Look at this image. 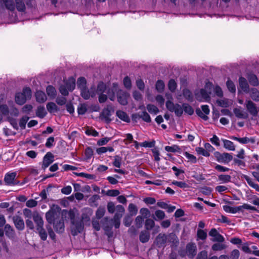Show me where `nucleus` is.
I'll list each match as a JSON object with an SVG mask.
<instances>
[{
  "mask_svg": "<svg viewBox=\"0 0 259 259\" xmlns=\"http://www.w3.org/2000/svg\"><path fill=\"white\" fill-rule=\"evenodd\" d=\"M243 209L251 210L257 212L258 211L257 209L255 206H251L246 203H244L242 205L236 207H232L229 205L223 206V209L224 211H225L226 212L231 213H236L239 211H242Z\"/></svg>",
  "mask_w": 259,
  "mask_h": 259,
  "instance_id": "nucleus-1",
  "label": "nucleus"
},
{
  "mask_svg": "<svg viewBox=\"0 0 259 259\" xmlns=\"http://www.w3.org/2000/svg\"><path fill=\"white\" fill-rule=\"evenodd\" d=\"M31 91L29 87L23 89L22 92L18 93L15 96V101L19 105L24 104L27 100L31 98Z\"/></svg>",
  "mask_w": 259,
  "mask_h": 259,
  "instance_id": "nucleus-2",
  "label": "nucleus"
},
{
  "mask_svg": "<svg viewBox=\"0 0 259 259\" xmlns=\"http://www.w3.org/2000/svg\"><path fill=\"white\" fill-rule=\"evenodd\" d=\"M71 233L73 236H76L83 231L84 224L81 220H75L73 216L71 217Z\"/></svg>",
  "mask_w": 259,
  "mask_h": 259,
  "instance_id": "nucleus-3",
  "label": "nucleus"
},
{
  "mask_svg": "<svg viewBox=\"0 0 259 259\" xmlns=\"http://www.w3.org/2000/svg\"><path fill=\"white\" fill-rule=\"evenodd\" d=\"M166 107L170 112H175V115L178 117H181L183 113L182 105L179 104H174L172 101L168 100L166 102Z\"/></svg>",
  "mask_w": 259,
  "mask_h": 259,
  "instance_id": "nucleus-4",
  "label": "nucleus"
},
{
  "mask_svg": "<svg viewBox=\"0 0 259 259\" xmlns=\"http://www.w3.org/2000/svg\"><path fill=\"white\" fill-rule=\"evenodd\" d=\"M114 111V109L112 104L107 105L106 107L104 108L100 114V118L105 121L106 123H109L111 121L110 118L112 113Z\"/></svg>",
  "mask_w": 259,
  "mask_h": 259,
  "instance_id": "nucleus-5",
  "label": "nucleus"
},
{
  "mask_svg": "<svg viewBox=\"0 0 259 259\" xmlns=\"http://www.w3.org/2000/svg\"><path fill=\"white\" fill-rule=\"evenodd\" d=\"M17 172H7L4 177V182L7 186H15L19 185L20 182L16 179Z\"/></svg>",
  "mask_w": 259,
  "mask_h": 259,
  "instance_id": "nucleus-6",
  "label": "nucleus"
},
{
  "mask_svg": "<svg viewBox=\"0 0 259 259\" xmlns=\"http://www.w3.org/2000/svg\"><path fill=\"white\" fill-rule=\"evenodd\" d=\"M217 160L220 163H227L233 159V156L228 153H221L218 151L214 153Z\"/></svg>",
  "mask_w": 259,
  "mask_h": 259,
  "instance_id": "nucleus-7",
  "label": "nucleus"
},
{
  "mask_svg": "<svg viewBox=\"0 0 259 259\" xmlns=\"http://www.w3.org/2000/svg\"><path fill=\"white\" fill-rule=\"evenodd\" d=\"M201 108L202 111L199 108H197L196 109V113L203 120H207L208 119L207 115L209 114L210 112L209 107L207 105H203L201 106Z\"/></svg>",
  "mask_w": 259,
  "mask_h": 259,
  "instance_id": "nucleus-8",
  "label": "nucleus"
},
{
  "mask_svg": "<svg viewBox=\"0 0 259 259\" xmlns=\"http://www.w3.org/2000/svg\"><path fill=\"white\" fill-rule=\"evenodd\" d=\"M54 160V156L50 152H48L43 158L41 168L46 169Z\"/></svg>",
  "mask_w": 259,
  "mask_h": 259,
  "instance_id": "nucleus-9",
  "label": "nucleus"
},
{
  "mask_svg": "<svg viewBox=\"0 0 259 259\" xmlns=\"http://www.w3.org/2000/svg\"><path fill=\"white\" fill-rule=\"evenodd\" d=\"M59 215L60 213L54 209H51L46 213V220L50 224L54 223Z\"/></svg>",
  "mask_w": 259,
  "mask_h": 259,
  "instance_id": "nucleus-10",
  "label": "nucleus"
},
{
  "mask_svg": "<svg viewBox=\"0 0 259 259\" xmlns=\"http://www.w3.org/2000/svg\"><path fill=\"white\" fill-rule=\"evenodd\" d=\"M166 235L165 234L160 233L156 237L155 243L158 248L164 247L166 245Z\"/></svg>",
  "mask_w": 259,
  "mask_h": 259,
  "instance_id": "nucleus-11",
  "label": "nucleus"
},
{
  "mask_svg": "<svg viewBox=\"0 0 259 259\" xmlns=\"http://www.w3.org/2000/svg\"><path fill=\"white\" fill-rule=\"evenodd\" d=\"M186 250L188 257L190 258H193L196 254V245L195 243H189L186 245Z\"/></svg>",
  "mask_w": 259,
  "mask_h": 259,
  "instance_id": "nucleus-12",
  "label": "nucleus"
},
{
  "mask_svg": "<svg viewBox=\"0 0 259 259\" xmlns=\"http://www.w3.org/2000/svg\"><path fill=\"white\" fill-rule=\"evenodd\" d=\"M118 102L122 105H126L127 104L128 94L122 90H118L117 92Z\"/></svg>",
  "mask_w": 259,
  "mask_h": 259,
  "instance_id": "nucleus-13",
  "label": "nucleus"
},
{
  "mask_svg": "<svg viewBox=\"0 0 259 259\" xmlns=\"http://www.w3.org/2000/svg\"><path fill=\"white\" fill-rule=\"evenodd\" d=\"M246 109L249 113L253 116H256L258 114V110L256 105L251 101L249 100L246 102Z\"/></svg>",
  "mask_w": 259,
  "mask_h": 259,
  "instance_id": "nucleus-14",
  "label": "nucleus"
},
{
  "mask_svg": "<svg viewBox=\"0 0 259 259\" xmlns=\"http://www.w3.org/2000/svg\"><path fill=\"white\" fill-rule=\"evenodd\" d=\"M230 139L237 141L242 144H245L249 143L254 144L255 143V139L254 137L248 138L245 137L243 138H238L235 136H232L230 137Z\"/></svg>",
  "mask_w": 259,
  "mask_h": 259,
  "instance_id": "nucleus-15",
  "label": "nucleus"
},
{
  "mask_svg": "<svg viewBox=\"0 0 259 259\" xmlns=\"http://www.w3.org/2000/svg\"><path fill=\"white\" fill-rule=\"evenodd\" d=\"M54 224V228L57 233H63L64 231V220L62 218L59 221H55Z\"/></svg>",
  "mask_w": 259,
  "mask_h": 259,
  "instance_id": "nucleus-16",
  "label": "nucleus"
},
{
  "mask_svg": "<svg viewBox=\"0 0 259 259\" xmlns=\"http://www.w3.org/2000/svg\"><path fill=\"white\" fill-rule=\"evenodd\" d=\"M241 178L245 180L250 187L254 188L256 191L259 192V185L255 183L251 178L245 175H242Z\"/></svg>",
  "mask_w": 259,
  "mask_h": 259,
  "instance_id": "nucleus-17",
  "label": "nucleus"
},
{
  "mask_svg": "<svg viewBox=\"0 0 259 259\" xmlns=\"http://www.w3.org/2000/svg\"><path fill=\"white\" fill-rule=\"evenodd\" d=\"M33 219L36 224V228L44 226V221L42 218L37 211L33 212Z\"/></svg>",
  "mask_w": 259,
  "mask_h": 259,
  "instance_id": "nucleus-18",
  "label": "nucleus"
},
{
  "mask_svg": "<svg viewBox=\"0 0 259 259\" xmlns=\"http://www.w3.org/2000/svg\"><path fill=\"white\" fill-rule=\"evenodd\" d=\"M35 98L36 101L40 103L45 102L47 99L46 94L41 91H37L36 92Z\"/></svg>",
  "mask_w": 259,
  "mask_h": 259,
  "instance_id": "nucleus-19",
  "label": "nucleus"
},
{
  "mask_svg": "<svg viewBox=\"0 0 259 259\" xmlns=\"http://www.w3.org/2000/svg\"><path fill=\"white\" fill-rule=\"evenodd\" d=\"M14 222L17 229L22 230L24 228V223L23 219L20 217L14 218Z\"/></svg>",
  "mask_w": 259,
  "mask_h": 259,
  "instance_id": "nucleus-20",
  "label": "nucleus"
},
{
  "mask_svg": "<svg viewBox=\"0 0 259 259\" xmlns=\"http://www.w3.org/2000/svg\"><path fill=\"white\" fill-rule=\"evenodd\" d=\"M0 1L8 10L11 11H14L15 10V5L13 0H0Z\"/></svg>",
  "mask_w": 259,
  "mask_h": 259,
  "instance_id": "nucleus-21",
  "label": "nucleus"
},
{
  "mask_svg": "<svg viewBox=\"0 0 259 259\" xmlns=\"http://www.w3.org/2000/svg\"><path fill=\"white\" fill-rule=\"evenodd\" d=\"M116 116L122 121L126 122H130V118L127 113L121 110H117L116 112Z\"/></svg>",
  "mask_w": 259,
  "mask_h": 259,
  "instance_id": "nucleus-22",
  "label": "nucleus"
},
{
  "mask_svg": "<svg viewBox=\"0 0 259 259\" xmlns=\"http://www.w3.org/2000/svg\"><path fill=\"white\" fill-rule=\"evenodd\" d=\"M239 83L240 87L244 92H247L248 91L249 85L245 78L243 77H240L239 78Z\"/></svg>",
  "mask_w": 259,
  "mask_h": 259,
  "instance_id": "nucleus-23",
  "label": "nucleus"
},
{
  "mask_svg": "<svg viewBox=\"0 0 259 259\" xmlns=\"http://www.w3.org/2000/svg\"><path fill=\"white\" fill-rule=\"evenodd\" d=\"M150 235L147 231H142L140 234L139 239L142 243L147 242L150 239Z\"/></svg>",
  "mask_w": 259,
  "mask_h": 259,
  "instance_id": "nucleus-24",
  "label": "nucleus"
},
{
  "mask_svg": "<svg viewBox=\"0 0 259 259\" xmlns=\"http://www.w3.org/2000/svg\"><path fill=\"white\" fill-rule=\"evenodd\" d=\"M247 78L250 84L253 86H257L259 83L258 80L254 74L250 73L248 75Z\"/></svg>",
  "mask_w": 259,
  "mask_h": 259,
  "instance_id": "nucleus-25",
  "label": "nucleus"
},
{
  "mask_svg": "<svg viewBox=\"0 0 259 259\" xmlns=\"http://www.w3.org/2000/svg\"><path fill=\"white\" fill-rule=\"evenodd\" d=\"M223 142L224 143V147L225 148L230 151H234L235 150V146L233 142H232V141L224 139L223 140Z\"/></svg>",
  "mask_w": 259,
  "mask_h": 259,
  "instance_id": "nucleus-26",
  "label": "nucleus"
},
{
  "mask_svg": "<svg viewBox=\"0 0 259 259\" xmlns=\"http://www.w3.org/2000/svg\"><path fill=\"white\" fill-rule=\"evenodd\" d=\"M47 112L44 106H39L36 111V115L37 117L43 118L47 115Z\"/></svg>",
  "mask_w": 259,
  "mask_h": 259,
  "instance_id": "nucleus-27",
  "label": "nucleus"
},
{
  "mask_svg": "<svg viewBox=\"0 0 259 259\" xmlns=\"http://www.w3.org/2000/svg\"><path fill=\"white\" fill-rule=\"evenodd\" d=\"M47 109L50 113L56 112L59 110L57 106L53 102H49L47 104Z\"/></svg>",
  "mask_w": 259,
  "mask_h": 259,
  "instance_id": "nucleus-28",
  "label": "nucleus"
},
{
  "mask_svg": "<svg viewBox=\"0 0 259 259\" xmlns=\"http://www.w3.org/2000/svg\"><path fill=\"white\" fill-rule=\"evenodd\" d=\"M183 112L189 115H192L194 113V109L191 105L188 103H183L182 104Z\"/></svg>",
  "mask_w": 259,
  "mask_h": 259,
  "instance_id": "nucleus-29",
  "label": "nucleus"
},
{
  "mask_svg": "<svg viewBox=\"0 0 259 259\" xmlns=\"http://www.w3.org/2000/svg\"><path fill=\"white\" fill-rule=\"evenodd\" d=\"M64 85L69 91H72L75 87V80L73 78H69L65 82Z\"/></svg>",
  "mask_w": 259,
  "mask_h": 259,
  "instance_id": "nucleus-30",
  "label": "nucleus"
},
{
  "mask_svg": "<svg viewBox=\"0 0 259 259\" xmlns=\"http://www.w3.org/2000/svg\"><path fill=\"white\" fill-rule=\"evenodd\" d=\"M15 7L19 12H24L25 10V5L23 0H15Z\"/></svg>",
  "mask_w": 259,
  "mask_h": 259,
  "instance_id": "nucleus-31",
  "label": "nucleus"
},
{
  "mask_svg": "<svg viewBox=\"0 0 259 259\" xmlns=\"http://www.w3.org/2000/svg\"><path fill=\"white\" fill-rule=\"evenodd\" d=\"M36 230L39 234V236L40 237L41 239L43 241L46 240L48 235L46 230L44 228V226L37 228H36Z\"/></svg>",
  "mask_w": 259,
  "mask_h": 259,
  "instance_id": "nucleus-32",
  "label": "nucleus"
},
{
  "mask_svg": "<svg viewBox=\"0 0 259 259\" xmlns=\"http://www.w3.org/2000/svg\"><path fill=\"white\" fill-rule=\"evenodd\" d=\"M250 97L255 101H259V91L255 88L251 89L250 90Z\"/></svg>",
  "mask_w": 259,
  "mask_h": 259,
  "instance_id": "nucleus-33",
  "label": "nucleus"
},
{
  "mask_svg": "<svg viewBox=\"0 0 259 259\" xmlns=\"http://www.w3.org/2000/svg\"><path fill=\"white\" fill-rule=\"evenodd\" d=\"M46 92L48 96L51 98H55L56 96V91L52 85H49L46 89Z\"/></svg>",
  "mask_w": 259,
  "mask_h": 259,
  "instance_id": "nucleus-34",
  "label": "nucleus"
},
{
  "mask_svg": "<svg viewBox=\"0 0 259 259\" xmlns=\"http://www.w3.org/2000/svg\"><path fill=\"white\" fill-rule=\"evenodd\" d=\"M166 241L172 244L178 243V239L177 236L174 233H170L166 235Z\"/></svg>",
  "mask_w": 259,
  "mask_h": 259,
  "instance_id": "nucleus-35",
  "label": "nucleus"
},
{
  "mask_svg": "<svg viewBox=\"0 0 259 259\" xmlns=\"http://www.w3.org/2000/svg\"><path fill=\"white\" fill-rule=\"evenodd\" d=\"M115 85V83H113V88L109 89L107 92L109 98L112 101L115 100V92L116 91Z\"/></svg>",
  "mask_w": 259,
  "mask_h": 259,
  "instance_id": "nucleus-36",
  "label": "nucleus"
},
{
  "mask_svg": "<svg viewBox=\"0 0 259 259\" xmlns=\"http://www.w3.org/2000/svg\"><path fill=\"white\" fill-rule=\"evenodd\" d=\"M231 177L229 175H220L218 176V180L222 183L231 182Z\"/></svg>",
  "mask_w": 259,
  "mask_h": 259,
  "instance_id": "nucleus-37",
  "label": "nucleus"
},
{
  "mask_svg": "<svg viewBox=\"0 0 259 259\" xmlns=\"http://www.w3.org/2000/svg\"><path fill=\"white\" fill-rule=\"evenodd\" d=\"M147 109L151 114H157L159 112L158 108L155 105L149 104L147 105Z\"/></svg>",
  "mask_w": 259,
  "mask_h": 259,
  "instance_id": "nucleus-38",
  "label": "nucleus"
},
{
  "mask_svg": "<svg viewBox=\"0 0 259 259\" xmlns=\"http://www.w3.org/2000/svg\"><path fill=\"white\" fill-rule=\"evenodd\" d=\"M87 80L83 77H79L77 81V85L80 90L86 88Z\"/></svg>",
  "mask_w": 259,
  "mask_h": 259,
  "instance_id": "nucleus-39",
  "label": "nucleus"
},
{
  "mask_svg": "<svg viewBox=\"0 0 259 259\" xmlns=\"http://www.w3.org/2000/svg\"><path fill=\"white\" fill-rule=\"evenodd\" d=\"M234 113L235 116L238 118L245 119L247 117V116L240 109L235 108L234 109Z\"/></svg>",
  "mask_w": 259,
  "mask_h": 259,
  "instance_id": "nucleus-40",
  "label": "nucleus"
},
{
  "mask_svg": "<svg viewBox=\"0 0 259 259\" xmlns=\"http://www.w3.org/2000/svg\"><path fill=\"white\" fill-rule=\"evenodd\" d=\"M106 90V85L104 82H100L97 86V94H102L104 93Z\"/></svg>",
  "mask_w": 259,
  "mask_h": 259,
  "instance_id": "nucleus-41",
  "label": "nucleus"
},
{
  "mask_svg": "<svg viewBox=\"0 0 259 259\" xmlns=\"http://www.w3.org/2000/svg\"><path fill=\"white\" fill-rule=\"evenodd\" d=\"M122 158L119 155H116L114 157L113 165L116 167L120 168L121 165Z\"/></svg>",
  "mask_w": 259,
  "mask_h": 259,
  "instance_id": "nucleus-42",
  "label": "nucleus"
},
{
  "mask_svg": "<svg viewBox=\"0 0 259 259\" xmlns=\"http://www.w3.org/2000/svg\"><path fill=\"white\" fill-rule=\"evenodd\" d=\"M128 210L130 213V216L135 215L138 212V208L136 205L130 203L128 205Z\"/></svg>",
  "mask_w": 259,
  "mask_h": 259,
  "instance_id": "nucleus-43",
  "label": "nucleus"
},
{
  "mask_svg": "<svg viewBox=\"0 0 259 259\" xmlns=\"http://www.w3.org/2000/svg\"><path fill=\"white\" fill-rule=\"evenodd\" d=\"M155 225L154 221L151 219H147L145 221V227L147 230H151Z\"/></svg>",
  "mask_w": 259,
  "mask_h": 259,
  "instance_id": "nucleus-44",
  "label": "nucleus"
},
{
  "mask_svg": "<svg viewBox=\"0 0 259 259\" xmlns=\"http://www.w3.org/2000/svg\"><path fill=\"white\" fill-rule=\"evenodd\" d=\"M80 94L81 97L85 100H88L91 97L89 89L87 88L80 90Z\"/></svg>",
  "mask_w": 259,
  "mask_h": 259,
  "instance_id": "nucleus-45",
  "label": "nucleus"
},
{
  "mask_svg": "<svg viewBox=\"0 0 259 259\" xmlns=\"http://www.w3.org/2000/svg\"><path fill=\"white\" fill-rule=\"evenodd\" d=\"M105 213V209L103 207H99L96 212V216L98 219L102 218Z\"/></svg>",
  "mask_w": 259,
  "mask_h": 259,
  "instance_id": "nucleus-46",
  "label": "nucleus"
},
{
  "mask_svg": "<svg viewBox=\"0 0 259 259\" xmlns=\"http://www.w3.org/2000/svg\"><path fill=\"white\" fill-rule=\"evenodd\" d=\"M184 97L189 101L193 99V95L191 91L188 89H185L183 92Z\"/></svg>",
  "mask_w": 259,
  "mask_h": 259,
  "instance_id": "nucleus-47",
  "label": "nucleus"
},
{
  "mask_svg": "<svg viewBox=\"0 0 259 259\" xmlns=\"http://www.w3.org/2000/svg\"><path fill=\"white\" fill-rule=\"evenodd\" d=\"M172 184L175 186H177L181 188L185 189V188H189V185L185 182L174 181L172 182Z\"/></svg>",
  "mask_w": 259,
  "mask_h": 259,
  "instance_id": "nucleus-48",
  "label": "nucleus"
},
{
  "mask_svg": "<svg viewBox=\"0 0 259 259\" xmlns=\"http://www.w3.org/2000/svg\"><path fill=\"white\" fill-rule=\"evenodd\" d=\"M164 83L161 80H158L156 83V89L158 92H162L164 89Z\"/></svg>",
  "mask_w": 259,
  "mask_h": 259,
  "instance_id": "nucleus-49",
  "label": "nucleus"
},
{
  "mask_svg": "<svg viewBox=\"0 0 259 259\" xmlns=\"http://www.w3.org/2000/svg\"><path fill=\"white\" fill-rule=\"evenodd\" d=\"M85 133L88 136H92L93 137H97L99 135L98 132H97L95 129L90 127H88L86 129Z\"/></svg>",
  "mask_w": 259,
  "mask_h": 259,
  "instance_id": "nucleus-50",
  "label": "nucleus"
},
{
  "mask_svg": "<svg viewBox=\"0 0 259 259\" xmlns=\"http://www.w3.org/2000/svg\"><path fill=\"white\" fill-rule=\"evenodd\" d=\"M141 114V118L146 122H150L151 119L149 114L146 111H143Z\"/></svg>",
  "mask_w": 259,
  "mask_h": 259,
  "instance_id": "nucleus-51",
  "label": "nucleus"
},
{
  "mask_svg": "<svg viewBox=\"0 0 259 259\" xmlns=\"http://www.w3.org/2000/svg\"><path fill=\"white\" fill-rule=\"evenodd\" d=\"M100 199V197L99 195L95 194L89 199V202L92 204V206L94 205L95 206H97V201Z\"/></svg>",
  "mask_w": 259,
  "mask_h": 259,
  "instance_id": "nucleus-52",
  "label": "nucleus"
},
{
  "mask_svg": "<svg viewBox=\"0 0 259 259\" xmlns=\"http://www.w3.org/2000/svg\"><path fill=\"white\" fill-rule=\"evenodd\" d=\"M226 245L224 244L215 243L212 245L211 248L214 251H220L226 248Z\"/></svg>",
  "mask_w": 259,
  "mask_h": 259,
  "instance_id": "nucleus-53",
  "label": "nucleus"
},
{
  "mask_svg": "<svg viewBox=\"0 0 259 259\" xmlns=\"http://www.w3.org/2000/svg\"><path fill=\"white\" fill-rule=\"evenodd\" d=\"M29 119V117L27 116H23L20 119L19 121V125L22 129L24 130L25 128L26 124Z\"/></svg>",
  "mask_w": 259,
  "mask_h": 259,
  "instance_id": "nucleus-54",
  "label": "nucleus"
},
{
  "mask_svg": "<svg viewBox=\"0 0 259 259\" xmlns=\"http://www.w3.org/2000/svg\"><path fill=\"white\" fill-rule=\"evenodd\" d=\"M196 151L198 154L202 155L205 157H208L210 155V154L208 152V151L206 150L205 148L202 147H199L196 148Z\"/></svg>",
  "mask_w": 259,
  "mask_h": 259,
  "instance_id": "nucleus-55",
  "label": "nucleus"
},
{
  "mask_svg": "<svg viewBox=\"0 0 259 259\" xmlns=\"http://www.w3.org/2000/svg\"><path fill=\"white\" fill-rule=\"evenodd\" d=\"M165 150L167 152H175L179 151L180 150V148L179 147V146L174 145L171 146H165Z\"/></svg>",
  "mask_w": 259,
  "mask_h": 259,
  "instance_id": "nucleus-56",
  "label": "nucleus"
},
{
  "mask_svg": "<svg viewBox=\"0 0 259 259\" xmlns=\"http://www.w3.org/2000/svg\"><path fill=\"white\" fill-rule=\"evenodd\" d=\"M87 111V107L85 104H80L77 108V112L78 114L83 115Z\"/></svg>",
  "mask_w": 259,
  "mask_h": 259,
  "instance_id": "nucleus-57",
  "label": "nucleus"
},
{
  "mask_svg": "<svg viewBox=\"0 0 259 259\" xmlns=\"http://www.w3.org/2000/svg\"><path fill=\"white\" fill-rule=\"evenodd\" d=\"M226 85L227 88L230 92L235 93L236 92V88L232 81L229 79L228 80L226 83Z\"/></svg>",
  "mask_w": 259,
  "mask_h": 259,
  "instance_id": "nucleus-58",
  "label": "nucleus"
},
{
  "mask_svg": "<svg viewBox=\"0 0 259 259\" xmlns=\"http://www.w3.org/2000/svg\"><path fill=\"white\" fill-rule=\"evenodd\" d=\"M197 235L199 239L201 240H205L207 237V233L204 230L198 229L197 232Z\"/></svg>",
  "mask_w": 259,
  "mask_h": 259,
  "instance_id": "nucleus-59",
  "label": "nucleus"
},
{
  "mask_svg": "<svg viewBox=\"0 0 259 259\" xmlns=\"http://www.w3.org/2000/svg\"><path fill=\"white\" fill-rule=\"evenodd\" d=\"M168 87L171 92H173L175 91L177 88V83L174 79H171L169 80L168 83Z\"/></svg>",
  "mask_w": 259,
  "mask_h": 259,
  "instance_id": "nucleus-60",
  "label": "nucleus"
},
{
  "mask_svg": "<svg viewBox=\"0 0 259 259\" xmlns=\"http://www.w3.org/2000/svg\"><path fill=\"white\" fill-rule=\"evenodd\" d=\"M185 156L192 163H195L197 162V159L196 157L191 154L187 152H185L184 153Z\"/></svg>",
  "mask_w": 259,
  "mask_h": 259,
  "instance_id": "nucleus-61",
  "label": "nucleus"
},
{
  "mask_svg": "<svg viewBox=\"0 0 259 259\" xmlns=\"http://www.w3.org/2000/svg\"><path fill=\"white\" fill-rule=\"evenodd\" d=\"M155 141L154 140L151 142L144 141V142L140 143V146L144 147L152 148L155 146Z\"/></svg>",
  "mask_w": 259,
  "mask_h": 259,
  "instance_id": "nucleus-62",
  "label": "nucleus"
},
{
  "mask_svg": "<svg viewBox=\"0 0 259 259\" xmlns=\"http://www.w3.org/2000/svg\"><path fill=\"white\" fill-rule=\"evenodd\" d=\"M155 215L156 218L160 220L165 218V214L164 212L161 210H157L155 212Z\"/></svg>",
  "mask_w": 259,
  "mask_h": 259,
  "instance_id": "nucleus-63",
  "label": "nucleus"
},
{
  "mask_svg": "<svg viewBox=\"0 0 259 259\" xmlns=\"http://www.w3.org/2000/svg\"><path fill=\"white\" fill-rule=\"evenodd\" d=\"M207 252L205 250H202L198 253L196 259H207Z\"/></svg>",
  "mask_w": 259,
  "mask_h": 259,
  "instance_id": "nucleus-64",
  "label": "nucleus"
}]
</instances>
